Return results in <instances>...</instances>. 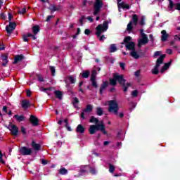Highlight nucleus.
Wrapping results in <instances>:
<instances>
[{"mask_svg":"<svg viewBox=\"0 0 180 180\" xmlns=\"http://www.w3.org/2000/svg\"><path fill=\"white\" fill-rule=\"evenodd\" d=\"M98 130H100V131L103 132V134H108V132L106 131V127L102 122L96 125H90L89 128L90 134H95Z\"/></svg>","mask_w":180,"mask_h":180,"instance_id":"1","label":"nucleus"},{"mask_svg":"<svg viewBox=\"0 0 180 180\" xmlns=\"http://www.w3.org/2000/svg\"><path fill=\"white\" fill-rule=\"evenodd\" d=\"M117 81H118L120 85L124 86V84H126V80L123 79V75H117V73H114L112 79H110V85H112V86H116L117 84Z\"/></svg>","mask_w":180,"mask_h":180,"instance_id":"2","label":"nucleus"},{"mask_svg":"<svg viewBox=\"0 0 180 180\" xmlns=\"http://www.w3.org/2000/svg\"><path fill=\"white\" fill-rule=\"evenodd\" d=\"M108 112L110 113H114L116 116L118 115L119 112V104L116 100H111L108 101Z\"/></svg>","mask_w":180,"mask_h":180,"instance_id":"3","label":"nucleus"},{"mask_svg":"<svg viewBox=\"0 0 180 180\" xmlns=\"http://www.w3.org/2000/svg\"><path fill=\"white\" fill-rule=\"evenodd\" d=\"M89 171L90 174H91L92 175L96 174V169L95 168V167H91L89 165H86V166H82L80 167L79 175H86V174H88Z\"/></svg>","mask_w":180,"mask_h":180,"instance_id":"4","label":"nucleus"},{"mask_svg":"<svg viewBox=\"0 0 180 180\" xmlns=\"http://www.w3.org/2000/svg\"><path fill=\"white\" fill-rule=\"evenodd\" d=\"M109 28V22L108 21H104L103 25L100 24L96 27V34L97 37H100L101 34H102L103 32H106Z\"/></svg>","mask_w":180,"mask_h":180,"instance_id":"5","label":"nucleus"},{"mask_svg":"<svg viewBox=\"0 0 180 180\" xmlns=\"http://www.w3.org/2000/svg\"><path fill=\"white\" fill-rule=\"evenodd\" d=\"M139 23V15L134 14L132 15V20L128 23L127 26V32L128 33H131V30H133V25L134 26H137Z\"/></svg>","mask_w":180,"mask_h":180,"instance_id":"6","label":"nucleus"},{"mask_svg":"<svg viewBox=\"0 0 180 180\" xmlns=\"http://www.w3.org/2000/svg\"><path fill=\"white\" fill-rule=\"evenodd\" d=\"M164 58H165V54L161 55L156 61V65L153 69H152V73L157 75L160 72V65L164 63Z\"/></svg>","mask_w":180,"mask_h":180,"instance_id":"7","label":"nucleus"},{"mask_svg":"<svg viewBox=\"0 0 180 180\" xmlns=\"http://www.w3.org/2000/svg\"><path fill=\"white\" fill-rule=\"evenodd\" d=\"M122 44H125V47L131 51L136 49V44H134V42L131 41V37L130 36L125 37L124 39V42L122 43Z\"/></svg>","mask_w":180,"mask_h":180,"instance_id":"8","label":"nucleus"},{"mask_svg":"<svg viewBox=\"0 0 180 180\" xmlns=\"http://www.w3.org/2000/svg\"><path fill=\"white\" fill-rule=\"evenodd\" d=\"M103 6V1L102 0H96V2L94 5V15H96L99 13L101 8Z\"/></svg>","mask_w":180,"mask_h":180,"instance_id":"9","label":"nucleus"},{"mask_svg":"<svg viewBox=\"0 0 180 180\" xmlns=\"http://www.w3.org/2000/svg\"><path fill=\"white\" fill-rule=\"evenodd\" d=\"M20 153L22 155H32L33 150L31 148H27L26 146H22L19 149Z\"/></svg>","mask_w":180,"mask_h":180,"instance_id":"10","label":"nucleus"},{"mask_svg":"<svg viewBox=\"0 0 180 180\" xmlns=\"http://www.w3.org/2000/svg\"><path fill=\"white\" fill-rule=\"evenodd\" d=\"M147 43H148V37H147V34H142L141 38L138 39V47L141 49V46H145Z\"/></svg>","mask_w":180,"mask_h":180,"instance_id":"11","label":"nucleus"},{"mask_svg":"<svg viewBox=\"0 0 180 180\" xmlns=\"http://www.w3.org/2000/svg\"><path fill=\"white\" fill-rule=\"evenodd\" d=\"M92 109H94V107L91 104H89L86 105V108H84L81 113V117L82 119H85V113H91L92 112Z\"/></svg>","mask_w":180,"mask_h":180,"instance_id":"12","label":"nucleus"},{"mask_svg":"<svg viewBox=\"0 0 180 180\" xmlns=\"http://www.w3.org/2000/svg\"><path fill=\"white\" fill-rule=\"evenodd\" d=\"M16 28V23L15 22H10L8 25L6 27V30L8 36L13 32L14 29Z\"/></svg>","mask_w":180,"mask_h":180,"instance_id":"13","label":"nucleus"},{"mask_svg":"<svg viewBox=\"0 0 180 180\" xmlns=\"http://www.w3.org/2000/svg\"><path fill=\"white\" fill-rule=\"evenodd\" d=\"M174 7L177 11H180V3L174 4L172 0H169V8L170 9V11H172V12L174 11Z\"/></svg>","mask_w":180,"mask_h":180,"instance_id":"14","label":"nucleus"},{"mask_svg":"<svg viewBox=\"0 0 180 180\" xmlns=\"http://www.w3.org/2000/svg\"><path fill=\"white\" fill-rule=\"evenodd\" d=\"M1 60V66L6 67L8 65V63H9V60H8V53L2 54Z\"/></svg>","mask_w":180,"mask_h":180,"instance_id":"15","label":"nucleus"},{"mask_svg":"<svg viewBox=\"0 0 180 180\" xmlns=\"http://www.w3.org/2000/svg\"><path fill=\"white\" fill-rule=\"evenodd\" d=\"M9 130L11 131L12 136H18V133H19V128L15 124H11L9 126Z\"/></svg>","mask_w":180,"mask_h":180,"instance_id":"16","label":"nucleus"},{"mask_svg":"<svg viewBox=\"0 0 180 180\" xmlns=\"http://www.w3.org/2000/svg\"><path fill=\"white\" fill-rule=\"evenodd\" d=\"M30 122L32 126H39V119L34 115H30Z\"/></svg>","mask_w":180,"mask_h":180,"instance_id":"17","label":"nucleus"},{"mask_svg":"<svg viewBox=\"0 0 180 180\" xmlns=\"http://www.w3.org/2000/svg\"><path fill=\"white\" fill-rule=\"evenodd\" d=\"M31 147L33 148L34 151H40V149L41 148V146L39 143H37L34 141H32Z\"/></svg>","mask_w":180,"mask_h":180,"instance_id":"18","label":"nucleus"},{"mask_svg":"<svg viewBox=\"0 0 180 180\" xmlns=\"http://www.w3.org/2000/svg\"><path fill=\"white\" fill-rule=\"evenodd\" d=\"M39 91H41V92H45L46 94H47V95H49V96H50V95H51V92H49V91H54V88L53 87H49V88L40 87Z\"/></svg>","mask_w":180,"mask_h":180,"instance_id":"19","label":"nucleus"},{"mask_svg":"<svg viewBox=\"0 0 180 180\" xmlns=\"http://www.w3.org/2000/svg\"><path fill=\"white\" fill-rule=\"evenodd\" d=\"M21 106L23 109L26 110L30 106V102L27 100H22Z\"/></svg>","mask_w":180,"mask_h":180,"instance_id":"20","label":"nucleus"},{"mask_svg":"<svg viewBox=\"0 0 180 180\" xmlns=\"http://www.w3.org/2000/svg\"><path fill=\"white\" fill-rule=\"evenodd\" d=\"M49 9L51 12H56L57 11H61L62 7L61 6H54V5H51L49 6Z\"/></svg>","mask_w":180,"mask_h":180,"instance_id":"21","label":"nucleus"},{"mask_svg":"<svg viewBox=\"0 0 180 180\" xmlns=\"http://www.w3.org/2000/svg\"><path fill=\"white\" fill-rule=\"evenodd\" d=\"M23 60V55H17L14 57L13 64H18L19 61H22Z\"/></svg>","mask_w":180,"mask_h":180,"instance_id":"22","label":"nucleus"},{"mask_svg":"<svg viewBox=\"0 0 180 180\" xmlns=\"http://www.w3.org/2000/svg\"><path fill=\"white\" fill-rule=\"evenodd\" d=\"M172 63V62L170 60L169 63H165L164 66L162 68V69L160 70V72L162 74L163 72H165V71H167V70L169 68V65H171Z\"/></svg>","mask_w":180,"mask_h":180,"instance_id":"23","label":"nucleus"},{"mask_svg":"<svg viewBox=\"0 0 180 180\" xmlns=\"http://www.w3.org/2000/svg\"><path fill=\"white\" fill-rule=\"evenodd\" d=\"M161 33H162V37H161L162 41H167V39H168V34L167 33V31L162 30Z\"/></svg>","mask_w":180,"mask_h":180,"instance_id":"24","label":"nucleus"},{"mask_svg":"<svg viewBox=\"0 0 180 180\" xmlns=\"http://www.w3.org/2000/svg\"><path fill=\"white\" fill-rule=\"evenodd\" d=\"M130 56L131 57H133L134 58H135L136 60H137V58H140V56L139 55V53L136 51V49H134V50L131 51L130 52Z\"/></svg>","mask_w":180,"mask_h":180,"instance_id":"25","label":"nucleus"},{"mask_svg":"<svg viewBox=\"0 0 180 180\" xmlns=\"http://www.w3.org/2000/svg\"><path fill=\"white\" fill-rule=\"evenodd\" d=\"M53 94L58 99H63V93L59 90H56L53 91Z\"/></svg>","mask_w":180,"mask_h":180,"instance_id":"26","label":"nucleus"},{"mask_svg":"<svg viewBox=\"0 0 180 180\" xmlns=\"http://www.w3.org/2000/svg\"><path fill=\"white\" fill-rule=\"evenodd\" d=\"M77 133H84L85 128L82 124H79L76 128Z\"/></svg>","mask_w":180,"mask_h":180,"instance_id":"27","label":"nucleus"},{"mask_svg":"<svg viewBox=\"0 0 180 180\" xmlns=\"http://www.w3.org/2000/svg\"><path fill=\"white\" fill-rule=\"evenodd\" d=\"M108 86V82H104L101 84V89H100V94L102 95L104 89Z\"/></svg>","mask_w":180,"mask_h":180,"instance_id":"28","label":"nucleus"},{"mask_svg":"<svg viewBox=\"0 0 180 180\" xmlns=\"http://www.w3.org/2000/svg\"><path fill=\"white\" fill-rule=\"evenodd\" d=\"M14 119H16L17 122H23L25 120V117L23 115H15L13 116Z\"/></svg>","mask_w":180,"mask_h":180,"instance_id":"29","label":"nucleus"},{"mask_svg":"<svg viewBox=\"0 0 180 180\" xmlns=\"http://www.w3.org/2000/svg\"><path fill=\"white\" fill-rule=\"evenodd\" d=\"M117 50V48L116 47V44H112L110 46L109 51L110 53H115Z\"/></svg>","mask_w":180,"mask_h":180,"instance_id":"30","label":"nucleus"},{"mask_svg":"<svg viewBox=\"0 0 180 180\" xmlns=\"http://www.w3.org/2000/svg\"><path fill=\"white\" fill-rule=\"evenodd\" d=\"M89 122L90 123H95V124H98V123H99V120H98V118H96L94 116H91L90 117Z\"/></svg>","mask_w":180,"mask_h":180,"instance_id":"31","label":"nucleus"},{"mask_svg":"<svg viewBox=\"0 0 180 180\" xmlns=\"http://www.w3.org/2000/svg\"><path fill=\"white\" fill-rule=\"evenodd\" d=\"M32 32L34 34H37V33H39V32H40V27H39V25L34 26L32 27Z\"/></svg>","mask_w":180,"mask_h":180,"instance_id":"32","label":"nucleus"},{"mask_svg":"<svg viewBox=\"0 0 180 180\" xmlns=\"http://www.w3.org/2000/svg\"><path fill=\"white\" fill-rule=\"evenodd\" d=\"M17 12H18L20 15H23V13H26V7H23V8H17Z\"/></svg>","mask_w":180,"mask_h":180,"instance_id":"33","label":"nucleus"},{"mask_svg":"<svg viewBox=\"0 0 180 180\" xmlns=\"http://www.w3.org/2000/svg\"><path fill=\"white\" fill-rule=\"evenodd\" d=\"M96 115L98 116H102V115H103V109H102L101 107H98L96 108Z\"/></svg>","mask_w":180,"mask_h":180,"instance_id":"34","label":"nucleus"},{"mask_svg":"<svg viewBox=\"0 0 180 180\" xmlns=\"http://www.w3.org/2000/svg\"><path fill=\"white\" fill-rule=\"evenodd\" d=\"M31 36H33V34L30 33H27L26 34L22 35L23 41H28L29 39H27V37H31Z\"/></svg>","mask_w":180,"mask_h":180,"instance_id":"35","label":"nucleus"},{"mask_svg":"<svg viewBox=\"0 0 180 180\" xmlns=\"http://www.w3.org/2000/svg\"><path fill=\"white\" fill-rule=\"evenodd\" d=\"M59 174H60V175H66V174H68V170H67V169L65 168H61L59 170Z\"/></svg>","mask_w":180,"mask_h":180,"instance_id":"36","label":"nucleus"},{"mask_svg":"<svg viewBox=\"0 0 180 180\" xmlns=\"http://www.w3.org/2000/svg\"><path fill=\"white\" fill-rule=\"evenodd\" d=\"M119 6L124 9H130V6H129V4H124V2L120 4Z\"/></svg>","mask_w":180,"mask_h":180,"instance_id":"37","label":"nucleus"},{"mask_svg":"<svg viewBox=\"0 0 180 180\" xmlns=\"http://www.w3.org/2000/svg\"><path fill=\"white\" fill-rule=\"evenodd\" d=\"M3 112H4V113H6V115H9V116H11V115H12V111L8 110V107H6V106L3 107Z\"/></svg>","mask_w":180,"mask_h":180,"instance_id":"38","label":"nucleus"},{"mask_svg":"<svg viewBox=\"0 0 180 180\" xmlns=\"http://www.w3.org/2000/svg\"><path fill=\"white\" fill-rule=\"evenodd\" d=\"M82 77L83 78H88L89 77V71L86 70L82 73Z\"/></svg>","mask_w":180,"mask_h":180,"instance_id":"39","label":"nucleus"},{"mask_svg":"<svg viewBox=\"0 0 180 180\" xmlns=\"http://www.w3.org/2000/svg\"><path fill=\"white\" fill-rule=\"evenodd\" d=\"M37 78H38V81L39 82H44V76L41 75H37Z\"/></svg>","mask_w":180,"mask_h":180,"instance_id":"40","label":"nucleus"},{"mask_svg":"<svg viewBox=\"0 0 180 180\" xmlns=\"http://www.w3.org/2000/svg\"><path fill=\"white\" fill-rule=\"evenodd\" d=\"M68 79H69L70 84H75L76 79H75V77L74 76H69Z\"/></svg>","mask_w":180,"mask_h":180,"instance_id":"41","label":"nucleus"},{"mask_svg":"<svg viewBox=\"0 0 180 180\" xmlns=\"http://www.w3.org/2000/svg\"><path fill=\"white\" fill-rule=\"evenodd\" d=\"M115 169H116V168L112 165H109V172H110L111 174H113V172H115Z\"/></svg>","mask_w":180,"mask_h":180,"instance_id":"42","label":"nucleus"},{"mask_svg":"<svg viewBox=\"0 0 180 180\" xmlns=\"http://www.w3.org/2000/svg\"><path fill=\"white\" fill-rule=\"evenodd\" d=\"M91 81L92 86H94V88H98V84L96 83V79H91Z\"/></svg>","mask_w":180,"mask_h":180,"instance_id":"43","label":"nucleus"},{"mask_svg":"<svg viewBox=\"0 0 180 180\" xmlns=\"http://www.w3.org/2000/svg\"><path fill=\"white\" fill-rule=\"evenodd\" d=\"M96 70H92L91 79H96Z\"/></svg>","mask_w":180,"mask_h":180,"instance_id":"44","label":"nucleus"},{"mask_svg":"<svg viewBox=\"0 0 180 180\" xmlns=\"http://www.w3.org/2000/svg\"><path fill=\"white\" fill-rule=\"evenodd\" d=\"M131 96L134 97V98H137V96H139V91L137 90H135V91H133L131 92Z\"/></svg>","mask_w":180,"mask_h":180,"instance_id":"45","label":"nucleus"},{"mask_svg":"<svg viewBox=\"0 0 180 180\" xmlns=\"http://www.w3.org/2000/svg\"><path fill=\"white\" fill-rule=\"evenodd\" d=\"M50 70H51L52 75L54 76V75L56 74V68H54V67L51 66L50 68Z\"/></svg>","mask_w":180,"mask_h":180,"instance_id":"46","label":"nucleus"},{"mask_svg":"<svg viewBox=\"0 0 180 180\" xmlns=\"http://www.w3.org/2000/svg\"><path fill=\"white\" fill-rule=\"evenodd\" d=\"M79 100H78V98L75 97L73 98V105H77V103H79Z\"/></svg>","mask_w":180,"mask_h":180,"instance_id":"47","label":"nucleus"},{"mask_svg":"<svg viewBox=\"0 0 180 180\" xmlns=\"http://www.w3.org/2000/svg\"><path fill=\"white\" fill-rule=\"evenodd\" d=\"M139 25H141V26H143V25H144V17L141 18V20L139 21Z\"/></svg>","mask_w":180,"mask_h":180,"instance_id":"48","label":"nucleus"},{"mask_svg":"<svg viewBox=\"0 0 180 180\" xmlns=\"http://www.w3.org/2000/svg\"><path fill=\"white\" fill-rule=\"evenodd\" d=\"M21 132L22 134H26V128H25V127H21Z\"/></svg>","mask_w":180,"mask_h":180,"instance_id":"49","label":"nucleus"},{"mask_svg":"<svg viewBox=\"0 0 180 180\" xmlns=\"http://www.w3.org/2000/svg\"><path fill=\"white\" fill-rule=\"evenodd\" d=\"M41 164H43V165H47V160L42 159L41 160Z\"/></svg>","mask_w":180,"mask_h":180,"instance_id":"50","label":"nucleus"},{"mask_svg":"<svg viewBox=\"0 0 180 180\" xmlns=\"http://www.w3.org/2000/svg\"><path fill=\"white\" fill-rule=\"evenodd\" d=\"M118 116L120 117V119H123V117H124V114L123 112H120Z\"/></svg>","mask_w":180,"mask_h":180,"instance_id":"51","label":"nucleus"},{"mask_svg":"<svg viewBox=\"0 0 180 180\" xmlns=\"http://www.w3.org/2000/svg\"><path fill=\"white\" fill-rule=\"evenodd\" d=\"M85 34H91V30L86 29L84 31Z\"/></svg>","mask_w":180,"mask_h":180,"instance_id":"52","label":"nucleus"},{"mask_svg":"<svg viewBox=\"0 0 180 180\" xmlns=\"http://www.w3.org/2000/svg\"><path fill=\"white\" fill-rule=\"evenodd\" d=\"M87 20H89V22H90L91 23H92V22H94V19L92 18L91 16L87 17Z\"/></svg>","mask_w":180,"mask_h":180,"instance_id":"53","label":"nucleus"},{"mask_svg":"<svg viewBox=\"0 0 180 180\" xmlns=\"http://www.w3.org/2000/svg\"><path fill=\"white\" fill-rule=\"evenodd\" d=\"M79 22L80 23V26H82V25H84V18H80Z\"/></svg>","mask_w":180,"mask_h":180,"instance_id":"54","label":"nucleus"},{"mask_svg":"<svg viewBox=\"0 0 180 180\" xmlns=\"http://www.w3.org/2000/svg\"><path fill=\"white\" fill-rule=\"evenodd\" d=\"M160 54H161V53L160 51H156V52H155L154 56L158 57V56H160Z\"/></svg>","mask_w":180,"mask_h":180,"instance_id":"55","label":"nucleus"},{"mask_svg":"<svg viewBox=\"0 0 180 180\" xmlns=\"http://www.w3.org/2000/svg\"><path fill=\"white\" fill-rule=\"evenodd\" d=\"M174 40H179L180 41V34L174 36Z\"/></svg>","mask_w":180,"mask_h":180,"instance_id":"56","label":"nucleus"},{"mask_svg":"<svg viewBox=\"0 0 180 180\" xmlns=\"http://www.w3.org/2000/svg\"><path fill=\"white\" fill-rule=\"evenodd\" d=\"M53 18L52 15H49L46 18V22H49L51 20V19Z\"/></svg>","mask_w":180,"mask_h":180,"instance_id":"57","label":"nucleus"},{"mask_svg":"<svg viewBox=\"0 0 180 180\" xmlns=\"http://www.w3.org/2000/svg\"><path fill=\"white\" fill-rule=\"evenodd\" d=\"M120 67L122 68V70H124V63H120Z\"/></svg>","mask_w":180,"mask_h":180,"instance_id":"58","label":"nucleus"},{"mask_svg":"<svg viewBox=\"0 0 180 180\" xmlns=\"http://www.w3.org/2000/svg\"><path fill=\"white\" fill-rule=\"evenodd\" d=\"M30 95H32V91H30V90H27V96H30Z\"/></svg>","mask_w":180,"mask_h":180,"instance_id":"59","label":"nucleus"},{"mask_svg":"<svg viewBox=\"0 0 180 180\" xmlns=\"http://www.w3.org/2000/svg\"><path fill=\"white\" fill-rule=\"evenodd\" d=\"M99 40H100L101 41H103V40H105V36L103 35V36L100 37Z\"/></svg>","mask_w":180,"mask_h":180,"instance_id":"60","label":"nucleus"},{"mask_svg":"<svg viewBox=\"0 0 180 180\" xmlns=\"http://www.w3.org/2000/svg\"><path fill=\"white\" fill-rule=\"evenodd\" d=\"M167 54H172V50L171 49H167Z\"/></svg>","mask_w":180,"mask_h":180,"instance_id":"61","label":"nucleus"},{"mask_svg":"<svg viewBox=\"0 0 180 180\" xmlns=\"http://www.w3.org/2000/svg\"><path fill=\"white\" fill-rule=\"evenodd\" d=\"M135 75L136 77H139L140 75V70L135 72Z\"/></svg>","mask_w":180,"mask_h":180,"instance_id":"62","label":"nucleus"},{"mask_svg":"<svg viewBox=\"0 0 180 180\" xmlns=\"http://www.w3.org/2000/svg\"><path fill=\"white\" fill-rule=\"evenodd\" d=\"M1 50H5V45L2 44L1 45Z\"/></svg>","mask_w":180,"mask_h":180,"instance_id":"63","label":"nucleus"},{"mask_svg":"<svg viewBox=\"0 0 180 180\" xmlns=\"http://www.w3.org/2000/svg\"><path fill=\"white\" fill-rule=\"evenodd\" d=\"M1 19H5V14L4 13L1 14Z\"/></svg>","mask_w":180,"mask_h":180,"instance_id":"64","label":"nucleus"}]
</instances>
